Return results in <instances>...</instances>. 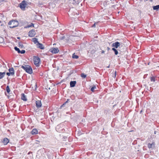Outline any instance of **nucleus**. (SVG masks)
Returning a JSON list of instances; mask_svg holds the SVG:
<instances>
[{
    "label": "nucleus",
    "instance_id": "f257e3e1",
    "mask_svg": "<svg viewBox=\"0 0 159 159\" xmlns=\"http://www.w3.org/2000/svg\"><path fill=\"white\" fill-rule=\"evenodd\" d=\"M21 67L28 73L31 74L33 72L31 67L29 65H25V66H22Z\"/></svg>",
    "mask_w": 159,
    "mask_h": 159
},
{
    "label": "nucleus",
    "instance_id": "f03ea898",
    "mask_svg": "<svg viewBox=\"0 0 159 159\" xmlns=\"http://www.w3.org/2000/svg\"><path fill=\"white\" fill-rule=\"evenodd\" d=\"M18 22L16 20H13L10 21L8 23V25H10V28H13L17 26L18 25Z\"/></svg>",
    "mask_w": 159,
    "mask_h": 159
},
{
    "label": "nucleus",
    "instance_id": "7ed1b4c3",
    "mask_svg": "<svg viewBox=\"0 0 159 159\" xmlns=\"http://www.w3.org/2000/svg\"><path fill=\"white\" fill-rule=\"evenodd\" d=\"M122 44V43H120V42L116 41L112 43L111 46L112 47H113V48H121L123 46Z\"/></svg>",
    "mask_w": 159,
    "mask_h": 159
},
{
    "label": "nucleus",
    "instance_id": "20e7f679",
    "mask_svg": "<svg viewBox=\"0 0 159 159\" xmlns=\"http://www.w3.org/2000/svg\"><path fill=\"white\" fill-rule=\"evenodd\" d=\"M69 99H67V100L60 107V109H66L68 108L69 107Z\"/></svg>",
    "mask_w": 159,
    "mask_h": 159
},
{
    "label": "nucleus",
    "instance_id": "39448f33",
    "mask_svg": "<svg viewBox=\"0 0 159 159\" xmlns=\"http://www.w3.org/2000/svg\"><path fill=\"white\" fill-rule=\"evenodd\" d=\"M34 64L37 66H39V62L40 59L39 58L37 57H34Z\"/></svg>",
    "mask_w": 159,
    "mask_h": 159
},
{
    "label": "nucleus",
    "instance_id": "423d86ee",
    "mask_svg": "<svg viewBox=\"0 0 159 159\" xmlns=\"http://www.w3.org/2000/svg\"><path fill=\"white\" fill-rule=\"evenodd\" d=\"M26 6V4L25 1H23L19 4L21 10H24Z\"/></svg>",
    "mask_w": 159,
    "mask_h": 159
},
{
    "label": "nucleus",
    "instance_id": "0eeeda50",
    "mask_svg": "<svg viewBox=\"0 0 159 159\" xmlns=\"http://www.w3.org/2000/svg\"><path fill=\"white\" fill-rule=\"evenodd\" d=\"M155 144L154 142H152V143H148V147L149 149H153L155 148Z\"/></svg>",
    "mask_w": 159,
    "mask_h": 159
},
{
    "label": "nucleus",
    "instance_id": "6e6552de",
    "mask_svg": "<svg viewBox=\"0 0 159 159\" xmlns=\"http://www.w3.org/2000/svg\"><path fill=\"white\" fill-rule=\"evenodd\" d=\"M49 51L53 53H57L59 51L58 48H51L50 49Z\"/></svg>",
    "mask_w": 159,
    "mask_h": 159
},
{
    "label": "nucleus",
    "instance_id": "1a4fd4ad",
    "mask_svg": "<svg viewBox=\"0 0 159 159\" xmlns=\"http://www.w3.org/2000/svg\"><path fill=\"white\" fill-rule=\"evenodd\" d=\"M36 33L34 30H30L28 33V35L30 37H33L35 35Z\"/></svg>",
    "mask_w": 159,
    "mask_h": 159
},
{
    "label": "nucleus",
    "instance_id": "9d476101",
    "mask_svg": "<svg viewBox=\"0 0 159 159\" xmlns=\"http://www.w3.org/2000/svg\"><path fill=\"white\" fill-rule=\"evenodd\" d=\"M111 50L113 51V52H114V54L115 55H117L118 54V51L119 50V51L120 52H122V51L121 49H117V48H112Z\"/></svg>",
    "mask_w": 159,
    "mask_h": 159
},
{
    "label": "nucleus",
    "instance_id": "9b49d317",
    "mask_svg": "<svg viewBox=\"0 0 159 159\" xmlns=\"http://www.w3.org/2000/svg\"><path fill=\"white\" fill-rule=\"evenodd\" d=\"M76 81H70V88L74 87L75 86L76 84Z\"/></svg>",
    "mask_w": 159,
    "mask_h": 159
},
{
    "label": "nucleus",
    "instance_id": "f8f14e48",
    "mask_svg": "<svg viewBox=\"0 0 159 159\" xmlns=\"http://www.w3.org/2000/svg\"><path fill=\"white\" fill-rule=\"evenodd\" d=\"M36 46L37 48H39L42 49H43L44 48V46L42 44L39 43H38L36 44Z\"/></svg>",
    "mask_w": 159,
    "mask_h": 159
},
{
    "label": "nucleus",
    "instance_id": "ddd939ff",
    "mask_svg": "<svg viewBox=\"0 0 159 159\" xmlns=\"http://www.w3.org/2000/svg\"><path fill=\"white\" fill-rule=\"evenodd\" d=\"M36 106L37 107L39 108L41 107L42 103L40 100H37L36 102Z\"/></svg>",
    "mask_w": 159,
    "mask_h": 159
},
{
    "label": "nucleus",
    "instance_id": "4468645a",
    "mask_svg": "<svg viewBox=\"0 0 159 159\" xmlns=\"http://www.w3.org/2000/svg\"><path fill=\"white\" fill-rule=\"evenodd\" d=\"M9 142V139L7 138H4L2 141L3 143L5 145H7Z\"/></svg>",
    "mask_w": 159,
    "mask_h": 159
},
{
    "label": "nucleus",
    "instance_id": "2eb2a0df",
    "mask_svg": "<svg viewBox=\"0 0 159 159\" xmlns=\"http://www.w3.org/2000/svg\"><path fill=\"white\" fill-rule=\"evenodd\" d=\"M71 69H70V76L71 75H76V70H75L73 69V68H72V69L71 70Z\"/></svg>",
    "mask_w": 159,
    "mask_h": 159
},
{
    "label": "nucleus",
    "instance_id": "dca6fc26",
    "mask_svg": "<svg viewBox=\"0 0 159 159\" xmlns=\"http://www.w3.org/2000/svg\"><path fill=\"white\" fill-rule=\"evenodd\" d=\"M152 7L154 10L156 11H158L159 10V5H158L156 6H153Z\"/></svg>",
    "mask_w": 159,
    "mask_h": 159
},
{
    "label": "nucleus",
    "instance_id": "f3484780",
    "mask_svg": "<svg viewBox=\"0 0 159 159\" xmlns=\"http://www.w3.org/2000/svg\"><path fill=\"white\" fill-rule=\"evenodd\" d=\"M38 133V131L36 129H34L31 131V133L32 134H36Z\"/></svg>",
    "mask_w": 159,
    "mask_h": 159
},
{
    "label": "nucleus",
    "instance_id": "a211bd4d",
    "mask_svg": "<svg viewBox=\"0 0 159 159\" xmlns=\"http://www.w3.org/2000/svg\"><path fill=\"white\" fill-rule=\"evenodd\" d=\"M72 57L73 59H77L79 58V56L74 53L72 54Z\"/></svg>",
    "mask_w": 159,
    "mask_h": 159
},
{
    "label": "nucleus",
    "instance_id": "6ab92c4d",
    "mask_svg": "<svg viewBox=\"0 0 159 159\" xmlns=\"http://www.w3.org/2000/svg\"><path fill=\"white\" fill-rule=\"evenodd\" d=\"M21 99L25 101H27V98L26 97V96L24 93H22L21 94Z\"/></svg>",
    "mask_w": 159,
    "mask_h": 159
},
{
    "label": "nucleus",
    "instance_id": "aec40b11",
    "mask_svg": "<svg viewBox=\"0 0 159 159\" xmlns=\"http://www.w3.org/2000/svg\"><path fill=\"white\" fill-rule=\"evenodd\" d=\"M96 89V85L93 84L91 87L90 89V90L93 92H94V89Z\"/></svg>",
    "mask_w": 159,
    "mask_h": 159
},
{
    "label": "nucleus",
    "instance_id": "412c9836",
    "mask_svg": "<svg viewBox=\"0 0 159 159\" xmlns=\"http://www.w3.org/2000/svg\"><path fill=\"white\" fill-rule=\"evenodd\" d=\"M75 29H75L74 31L73 30H70V35L72 36H75V35L76 34Z\"/></svg>",
    "mask_w": 159,
    "mask_h": 159
},
{
    "label": "nucleus",
    "instance_id": "4be33fe9",
    "mask_svg": "<svg viewBox=\"0 0 159 159\" xmlns=\"http://www.w3.org/2000/svg\"><path fill=\"white\" fill-rule=\"evenodd\" d=\"M156 77L155 76H152L151 77H150V81L151 82H155L156 80Z\"/></svg>",
    "mask_w": 159,
    "mask_h": 159
},
{
    "label": "nucleus",
    "instance_id": "5701e85b",
    "mask_svg": "<svg viewBox=\"0 0 159 159\" xmlns=\"http://www.w3.org/2000/svg\"><path fill=\"white\" fill-rule=\"evenodd\" d=\"M5 74V72H0V79H2L4 76Z\"/></svg>",
    "mask_w": 159,
    "mask_h": 159
},
{
    "label": "nucleus",
    "instance_id": "b1692460",
    "mask_svg": "<svg viewBox=\"0 0 159 159\" xmlns=\"http://www.w3.org/2000/svg\"><path fill=\"white\" fill-rule=\"evenodd\" d=\"M18 45L19 47L20 48L25 49V48L23 44H22L20 42L18 43Z\"/></svg>",
    "mask_w": 159,
    "mask_h": 159
},
{
    "label": "nucleus",
    "instance_id": "393cba45",
    "mask_svg": "<svg viewBox=\"0 0 159 159\" xmlns=\"http://www.w3.org/2000/svg\"><path fill=\"white\" fill-rule=\"evenodd\" d=\"M32 27H34V24L32 23H31L30 25H27L26 26H25L24 28H26Z\"/></svg>",
    "mask_w": 159,
    "mask_h": 159
},
{
    "label": "nucleus",
    "instance_id": "a878e982",
    "mask_svg": "<svg viewBox=\"0 0 159 159\" xmlns=\"http://www.w3.org/2000/svg\"><path fill=\"white\" fill-rule=\"evenodd\" d=\"M81 76L84 79L86 77L87 75L83 73L81 74Z\"/></svg>",
    "mask_w": 159,
    "mask_h": 159
},
{
    "label": "nucleus",
    "instance_id": "bb28decb",
    "mask_svg": "<svg viewBox=\"0 0 159 159\" xmlns=\"http://www.w3.org/2000/svg\"><path fill=\"white\" fill-rule=\"evenodd\" d=\"M38 39L36 38H34L33 39V41L34 43L36 44L38 43H39L38 41Z\"/></svg>",
    "mask_w": 159,
    "mask_h": 159
},
{
    "label": "nucleus",
    "instance_id": "cd10ccee",
    "mask_svg": "<svg viewBox=\"0 0 159 159\" xmlns=\"http://www.w3.org/2000/svg\"><path fill=\"white\" fill-rule=\"evenodd\" d=\"M8 70L10 73H11H11H13V75H14V70L13 68H11L9 69Z\"/></svg>",
    "mask_w": 159,
    "mask_h": 159
},
{
    "label": "nucleus",
    "instance_id": "c85d7f7f",
    "mask_svg": "<svg viewBox=\"0 0 159 159\" xmlns=\"http://www.w3.org/2000/svg\"><path fill=\"white\" fill-rule=\"evenodd\" d=\"M14 49L16 51H17L18 53H20V50L17 47H14Z\"/></svg>",
    "mask_w": 159,
    "mask_h": 159
},
{
    "label": "nucleus",
    "instance_id": "c756f323",
    "mask_svg": "<svg viewBox=\"0 0 159 159\" xmlns=\"http://www.w3.org/2000/svg\"><path fill=\"white\" fill-rule=\"evenodd\" d=\"M116 73H117V71L116 70H115L114 72L112 74V77H113L114 78H116Z\"/></svg>",
    "mask_w": 159,
    "mask_h": 159
},
{
    "label": "nucleus",
    "instance_id": "7c9ffc66",
    "mask_svg": "<svg viewBox=\"0 0 159 159\" xmlns=\"http://www.w3.org/2000/svg\"><path fill=\"white\" fill-rule=\"evenodd\" d=\"M6 90L7 92L9 93L10 92V89L9 86H7L6 87Z\"/></svg>",
    "mask_w": 159,
    "mask_h": 159
},
{
    "label": "nucleus",
    "instance_id": "2f4dec72",
    "mask_svg": "<svg viewBox=\"0 0 159 159\" xmlns=\"http://www.w3.org/2000/svg\"><path fill=\"white\" fill-rule=\"evenodd\" d=\"M70 118H71V120H73V121H74L75 122L77 121V120L76 119V117H75V116H74L73 118H72V117L71 118V116H70Z\"/></svg>",
    "mask_w": 159,
    "mask_h": 159
},
{
    "label": "nucleus",
    "instance_id": "473e14b6",
    "mask_svg": "<svg viewBox=\"0 0 159 159\" xmlns=\"http://www.w3.org/2000/svg\"><path fill=\"white\" fill-rule=\"evenodd\" d=\"M39 141L38 140H36V142L34 143V145H35L36 144H37V147H39Z\"/></svg>",
    "mask_w": 159,
    "mask_h": 159
},
{
    "label": "nucleus",
    "instance_id": "72a5a7b5",
    "mask_svg": "<svg viewBox=\"0 0 159 159\" xmlns=\"http://www.w3.org/2000/svg\"><path fill=\"white\" fill-rule=\"evenodd\" d=\"M60 39L61 40H63L64 39H65V40L67 39L66 38V37L65 36H62L60 38Z\"/></svg>",
    "mask_w": 159,
    "mask_h": 159
},
{
    "label": "nucleus",
    "instance_id": "f704fd0d",
    "mask_svg": "<svg viewBox=\"0 0 159 159\" xmlns=\"http://www.w3.org/2000/svg\"><path fill=\"white\" fill-rule=\"evenodd\" d=\"M98 22H95L93 24L92 26H91V27L92 28H95L96 27V25L97 24V23Z\"/></svg>",
    "mask_w": 159,
    "mask_h": 159
},
{
    "label": "nucleus",
    "instance_id": "c9c22d12",
    "mask_svg": "<svg viewBox=\"0 0 159 159\" xmlns=\"http://www.w3.org/2000/svg\"><path fill=\"white\" fill-rule=\"evenodd\" d=\"M70 3H72L73 4H74L76 3V2L75 0H70Z\"/></svg>",
    "mask_w": 159,
    "mask_h": 159
},
{
    "label": "nucleus",
    "instance_id": "e433bc0d",
    "mask_svg": "<svg viewBox=\"0 0 159 159\" xmlns=\"http://www.w3.org/2000/svg\"><path fill=\"white\" fill-rule=\"evenodd\" d=\"M36 88H37V85L35 84L34 86V87H32V89H33V90H35L36 89Z\"/></svg>",
    "mask_w": 159,
    "mask_h": 159
},
{
    "label": "nucleus",
    "instance_id": "4c0bfd02",
    "mask_svg": "<svg viewBox=\"0 0 159 159\" xmlns=\"http://www.w3.org/2000/svg\"><path fill=\"white\" fill-rule=\"evenodd\" d=\"M137 143V141L136 140H134L132 144L133 145L136 144Z\"/></svg>",
    "mask_w": 159,
    "mask_h": 159
},
{
    "label": "nucleus",
    "instance_id": "58836bf2",
    "mask_svg": "<svg viewBox=\"0 0 159 159\" xmlns=\"http://www.w3.org/2000/svg\"><path fill=\"white\" fill-rule=\"evenodd\" d=\"M6 74L8 76H10L11 75H13V73H11H11H10L9 72H7L6 73Z\"/></svg>",
    "mask_w": 159,
    "mask_h": 159
},
{
    "label": "nucleus",
    "instance_id": "ea45409f",
    "mask_svg": "<svg viewBox=\"0 0 159 159\" xmlns=\"http://www.w3.org/2000/svg\"><path fill=\"white\" fill-rule=\"evenodd\" d=\"M111 126L112 127H114V126L115 125V124L114 122L113 121H112V122H111Z\"/></svg>",
    "mask_w": 159,
    "mask_h": 159
},
{
    "label": "nucleus",
    "instance_id": "a19ab883",
    "mask_svg": "<svg viewBox=\"0 0 159 159\" xmlns=\"http://www.w3.org/2000/svg\"><path fill=\"white\" fill-rule=\"evenodd\" d=\"M70 98H71L72 100H74L75 99V97L74 95H72L70 96Z\"/></svg>",
    "mask_w": 159,
    "mask_h": 159
},
{
    "label": "nucleus",
    "instance_id": "79ce46f5",
    "mask_svg": "<svg viewBox=\"0 0 159 159\" xmlns=\"http://www.w3.org/2000/svg\"><path fill=\"white\" fill-rule=\"evenodd\" d=\"M123 50H124V49H123ZM123 51L122 52H124L125 53H126V52H128L127 51V50L126 49V48H125V49H124V50L123 51Z\"/></svg>",
    "mask_w": 159,
    "mask_h": 159
},
{
    "label": "nucleus",
    "instance_id": "37998d69",
    "mask_svg": "<svg viewBox=\"0 0 159 159\" xmlns=\"http://www.w3.org/2000/svg\"><path fill=\"white\" fill-rule=\"evenodd\" d=\"M25 50H22L21 51H20V53H21V54H24L25 53Z\"/></svg>",
    "mask_w": 159,
    "mask_h": 159
},
{
    "label": "nucleus",
    "instance_id": "c03bdc74",
    "mask_svg": "<svg viewBox=\"0 0 159 159\" xmlns=\"http://www.w3.org/2000/svg\"><path fill=\"white\" fill-rule=\"evenodd\" d=\"M148 75V74H146L144 75V76H143V79L146 78L147 77V76Z\"/></svg>",
    "mask_w": 159,
    "mask_h": 159
},
{
    "label": "nucleus",
    "instance_id": "a18cd8bd",
    "mask_svg": "<svg viewBox=\"0 0 159 159\" xmlns=\"http://www.w3.org/2000/svg\"><path fill=\"white\" fill-rule=\"evenodd\" d=\"M95 51L94 50H92L91 51V53L93 54H94L95 53Z\"/></svg>",
    "mask_w": 159,
    "mask_h": 159
},
{
    "label": "nucleus",
    "instance_id": "49530a36",
    "mask_svg": "<svg viewBox=\"0 0 159 159\" xmlns=\"http://www.w3.org/2000/svg\"><path fill=\"white\" fill-rule=\"evenodd\" d=\"M107 2H103V5L105 6V5H107Z\"/></svg>",
    "mask_w": 159,
    "mask_h": 159
},
{
    "label": "nucleus",
    "instance_id": "de8ad7c7",
    "mask_svg": "<svg viewBox=\"0 0 159 159\" xmlns=\"http://www.w3.org/2000/svg\"><path fill=\"white\" fill-rule=\"evenodd\" d=\"M156 126L157 127H159V123H158L156 125Z\"/></svg>",
    "mask_w": 159,
    "mask_h": 159
},
{
    "label": "nucleus",
    "instance_id": "09e8293b",
    "mask_svg": "<svg viewBox=\"0 0 159 159\" xmlns=\"http://www.w3.org/2000/svg\"><path fill=\"white\" fill-rule=\"evenodd\" d=\"M107 49L108 51H109L110 49L109 47H107Z\"/></svg>",
    "mask_w": 159,
    "mask_h": 159
},
{
    "label": "nucleus",
    "instance_id": "8fccbe9b",
    "mask_svg": "<svg viewBox=\"0 0 159 159\" xmlns=\"http://www.w3.org/2000/svg\"><path fill=\"white\" fill-rule=\"evenodd\" d=\"M105 52V51L104 50H102L101 51V53H104Z\"/></svg>",
    "mask_w": 159,
    "mask_h": 159
},
{
    "label": "nucleus",
    "instance_id": "3c124183",
    "mask_svg": "<svg viewBox=\"0 0 159 159\" xmlns=\"http://www.w3.org/2000/svg\"><path fill=\"white\" fill-rule=\"evenodd\" d=\"M107 68H109L110 67V65H109L108 66H107Z\"/></svg>",
    "mask_w": 159,
    "mask_h": 159
},
{
    "label": "nucleus",
    "instance_id": "603ef678",
    "mask_svg": "<svg viewBox=\"0 0 159 159\" xmlns=\"http://www.w3.org/2000/svg\"><path fill=\"white\" fill-rule=\"evenodd\" d=\"M74 152L73 151L71 152V153H72V154H74Z\"/></svg>",
    "mask_w": 159,
    "mask_h": 159
},
{
    "label": "nucleus",
    "instance_id": "864d4df0",
    "mask_svg": "<svg viewBox=\"0 0 159 159\" xmlns=\"http://www.w3.org/2000/svg\"><path fill=\"white\" fill-rule=\"evenodd\" d=\"M39 4H42V3L41 2H40L39 1Z\"/></svg>",
    "mask_w": 159,
    "mask_h": 159
},
{
    "label": "nucleus",
    "instance_id": "5fc2aeb1",
    "mask_svg": "<svg viewBox=\"0 0 159 159\" xmlns=\"http://www.w3.org/2000/svg\"><path fill=\"white\" fill-rule=\"evenodd\" d=\"M156 133H157L156 131H154V134H156Z\"/></svg>",
    "mask_w": 159,
    "mask_h": 159
},
{
    "label": "nucleus",
    "instance_id": "6e6d98bb",
    "mask_svg": "<svg viewBox=\"0 0 159 159\" xmlns=\"http://www.w3.org/2000/svg\"><path fill=\"white\" fill-rule=\"evenodd\" d=\"M70 79H71V80H72V79H73V80L75 79V78H70Z\"/></svg>",
    "mask_w": 159,
    "mask_h": 159
},
{
    "label": "nucleus",
    "instance_id": "4d7b16f0",
    "mask_svg": "<svg viewBox=\"0 0 159 159\" xmlns=\"http://www.w3.org/2000/svg\"><path fill=\"white\" fill-rule=\"evenodd\" d=\"M147 89V90H149V89H148V87H147L146 88Z\"/></svg>",
    "mask_w": 159,
    "mask_h": 159
},
{
    "label": "nucleus",
    "instance_id": "13d9d810",
    "mask_svg": "<svg viewBox=\"0 0 159 159\" xmlns=\"http://www.w3.org/2000/svg\"><path fill=\"white\" fill-rule=\"evenodd\" d=\"M139 13H141L142 12V11H139Z\"/></svg>",
    "mask_w": 159,
    "mask_h": 159
},
{
    "label": "nucleus",
    "instance_id": "bf43d9fd",
    "mask_svg": "<svg viewBox=\"0 0 159 159\" xmlns=\"http://www.w3.org/2000/svg\"><path fill=\"white\" fill-rule=\"evenodd\" d=\"M142 112V110H141L140 112V113H141Z\"/></svg>",
    "mask_w": 159,
    "mask_h": 159
},
{
    "label": "nucleus",
    "instance_id": "052dcab7",
    "mask_svg": "<svg viewBox=\"0 0 159 159\" xmlns=\"http://www.w3.org/2000/svg\"><path fill=\"white\" fill-rule=\"evenodd\" d=\"M17 39H20V37H17Z\"/></svg>",
    "mask_w": 159,
    "mask_h": 159
},
{
    "label": "nucleus",
    "instance_id": "680f3d73",
    "mask_svg": "<svg viewBox=\"0 0 159 159\" xmlns=\"http://www.w3.org/2000/svg\"><path fill=\"white\" fill-rule=\"evenodd\" d=\"M84 120H82V121H82V122H84Z\"/></svg>",
    "mask_w": 159,
    "mask_h": 159
},
{
    "label": "nucleus",
    "instance_id": "e2e57ef3",
    "mask_svg": "<svg viewBox=\"0 0 159 159\" xmlns=\"http://www.w3.org/2000/svg\"><path fill=\"white\" fill-rule=\"evenodd\" d=\"M144 86H146V84H145Z\"/></svg>",
    "mask_w": 159,
    "mask_h": 159
},
{
    "label": "nucleus",
    "instance_id": "0e129e2a",
    "mask_svg": "<svg viewBox=\"0 0 159 159\" xmlns=\"http://www.w3.org/2000/svg\"><path fill=\"white\" fill-rule=\"evenodd\" d=\"M139 139V138H137V139Z\"/></svg>",
    "mask_w": 159,
    "mask_h": 159
},
{
    "label": "nucleus",
    "instance_id": "69168bd1",
    "mask_svg": "<svg viewBox=\"0 0 159 159\" xmlns=\"http://www.w3.org/2000/svg\"><path fill=\"white\" fill-rule=\"evenodd\" d=\"M98 100L97 101V103H98Z\"/></svg>",
    "mask_w": 159,
    "mask_h": 159
},
{
    "label": "nucleus",
    "instance_id": "338daca9",
    "mask_svg": "<svg viewBox=\"0 0 159 159\" xmlns=\"http://www.w3.org/2000/svg\"><path fill=\"white\" fill-rule=\"evenodd\" d=\"M149 63H150V62H149V63H148V65H149Z\"/></svg>",
    "mask_w": 159,
    "mask_h": 159
},
{
    "label": "nucleus",
    "instance_id": "774afa93",
    "mask_svg": "<svg viewBox=\"0 0 159 159\" xmlns=\"http://www.w3.org/2000/svg\"><path fill=\"white\" fill-rule=\"evenodd\" d=\"M140 1H143V0H140Z\"/></svg>",
    "mask_w": 159,
    "mask_h": 159
}]
</instances>
